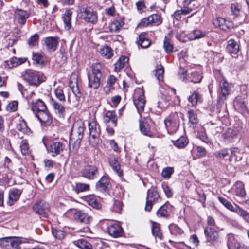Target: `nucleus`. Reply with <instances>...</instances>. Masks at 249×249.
<instances>
[{
  "instance_id": "1",
  "label": "nucleus",
  "mask_w": 249,
  "mask_h": 249,
  "mask_svg": "<svg viewBox=\"0 0 249 249\" xmlns=\"http://www.w3.org/2000/svg\"><path fill=\"white\" fill-rule=\"evenodd\" d=\"M31 109L42 126L51 124L53 120L45 104L40 99L32 103Z\"/></svg>"
},
{
  "instance_id": "2",
  "label": "nucleus",
  "mask_w": 249,
  "mask_h": 249,
  "mask_svg": "<svg viewBox=\"0 0 249 249\" xmlns=\"http://www.w3.org/2000/svg\"><path fill=\"white\" fill-rule=\"evenodd\" d=\"M102 69V66L100 63H94L90 66L88 73L89 88L97 89L100 87L103 75Z\"/></svg>"
},
{
  "instance_id": "3",
  "label": "nucleus",
  "mask_w": 249,
  "mask_h": 249,
  "mask_svg": "<svg viewBox=\"0 0 249 249\" xmlns=\"http://www.w3.org/2000/svg\"><path fill=\"white\" fill-rule=\"evenodd\" d=\"M183 114L181 112H175L170 114L164 120V124L169 134L176 132L180 126V121L183 118Z\"/></svg>"
},
{
  "instance_id": "4",
  "label": "nucleus",
  "mask_w": 249,
  "mask_h": 249,
  "mask_svg": "<svg viewBox=\"0 0 249 249\" xmlns=\"http://www.w3.org/2000/svg\"><path fill=\"white\" fill-rule=\"evenodd\" d=\"M244 132L243 126L239 124L234 125L233 128H228L222 134V138L226 143H231L238 139V136Z\"/></svg>"
},
{
  "instance_id": "5",
  "label": "nucleus",
  "mask_w": 249,
  "mask_h": 249,
  "mask_svg": "<svg viewBox=\"0 0 249 249\" xmlns=\"http://www.w3.org/2000/svg\"><path fill=\"white\" fill-rule=\"evenodd\" d=\"M79 17L86 21L96 23L98 20L96 12L90 7L86 5L81 6L79 12Z\"/></svg>"
},
{
  "instance_id": "6",
  "label": "nucleus",
  "mask_w": 249,
  "mask_h": 249,
  "mask_svg": "<svg viewBox=\"0 0 249 249\" xmlns=\"http://www.w3.org/2000/svg\"><path fill=\"white\" fill-rule=\"evenodd\" d=\"M23 77L30 85L37 86L42 82V77L40 74L33 70H27Z\"/></svg>"
},
{
  "instance_id": "7",
  "label": "nucleus",
  "mask_w": 249,
  "mask_h": 249,
  "mask_svg": "<svg viewBox=\"0 0 249 249\" xmlns=\"http://www.w3.org/2000/svg\"><path fill=\"white\" fill-rule=\"evenodd\" d=\"M91 217L87 213L79 211V234L88 233L90 230L89 227Z\"/></svg>"
},
{
  "instance_id": "8",
  "label": "nucleus",
  "mask_w": 249,
  "mask_h": 249,
  "mask_svg": "<svg viewBox=\"0 0 249 249\" xmlns=\"http://www.w3.org/2000/svg\"><path fill=\"white\" fill-rule=\"evenodd\" d=\"M36 213L43 217H47L50 212L49 205L45 201L40 200L36 202L33 207Z\"/></svg>"
},
{
  "instance_id": "9",
  "label": "nucleus",
  "mask_w": 249,
  "mask_h": 249,
  "mask_svg": "<svg viewBox=\"0 0 249 249\" xmlns=\"http://www.w3.org/2000/svg\"><path fill=\"white\" fill-rule=\"evenodd\" d=\"M159 198V195L157 191L152 188L147 191L146 201L145 206V210L146 211H150L153 205L156 203Z\"/></svg>"
},
{
  "instance_id": "10",
  "label": "nucleus",
  "mask_w": 249,
  "mask_h": 249,
  "mask_svg": "<svg viewBox=\"0 0 249 249\" xmlns=\"http://www.w3.org/2000/svg\"><path fill=\"white\" fill-rule=\"evenodd\" d=\"M81 176L89 180L94 179L99 176L98 168L95 165H88L81 171Z\"/></svg>"
},
{
  "instance_id": "11",
  "label": "nucleus",
  "mask_w": 249,
  "mask_h": 249,
  "mask_svg": "<svg viewBox=\"0 0 249 249\" xmlns=\"http://www.w3.org/2000/svg\"><path fill=\"white\" fill-rule=\"evenodd\" d=\"M111 184L109 179L107 176H103L96 184V189L102 193L109 191Z\"/></svg>"
},
{
  "instance_id": "12",
  "label": "nucleus",
  "mask_w": 249,
  "mask_h": 249,
  "mask_svg": "<svg viewBox=\"0 0 249 249\" xmlns=\"http://www.w3.org/2000/svg\"><path fill=\"white\" fill-rule=\"evenodd\" d=\"M89 134L90 137L95 140V143L98 142L100 132V129L99 125L96 121L92 120L88 123Z\"/></svg>"
},
{
  "instance_id": "13",
  "label": "nucleus",
  "mask_w": 249,
  "mask_h": 249,
  "mask_svg": "<svg viewBox=\"0 0 249 249\" xmlns=\"http://www.w3.org/2000/svg\"><path fill=\"white\" fill-rule=\"evenodd\" d=\"M204 233L208 242L214 243L219 241V238L218 232L213 228L206 227L204 230Z\"/></svg>"
},
{
  "instance_id": "14",
  "label": "nucleus",
  "mask_w": 249,
  "mask_h": 249,
  "mask_svg": "<svg viewBox=\"0 0 249 249\" xmlns=\"http://www.w3.org/2000/svg\"><path fill=\"white\" fill-rule=\"evenodd\" d=\"M213 23L215 26L218 27L224 31L230 29L233 26L232 21L226 20L222 18H215L213 20Z\"/></svg>"
},
{
  "instance_id": "15",
  "label": "nucleus",
  "mask_w": 249,
  "mask_h": 249,
  "mask_svg": "<svg viewBox=\"0 0 249 249\" xmlns=\"http://www.w3.org/2000/svg\"><path fill=\"white\" fill-rule=\"evenodd\" d=\"M81 202L79 201V203L82 206V202H85L88 205L96 209H99L101 207V204L97 201L95 197L93 195H89L80 197Z\"/></svg>"
},
{
  "instance_id": "16",
  "label": "nucleus",
  "mask_w": 249,
  "mask_h": 249,
  "mask_svg": "<svg viewBox=\"0 0 249 249\" xmlns=\"http://www.w3.org/2000/svg\"><path fill=\"white\" fill-rule=\"evenodd\" d=\"M65 146L62 142L54 141L50 144L49 151L53 157L59 154L64 149Z\"/></svg>"
},
{
  "instance_id": "17",
  "label": "nucleus",
  "mask_w": 249,
  "mask_h": 249,
  "mask_svg": "<svg viewBox=\"0 0 249 249\" xmlns=\"http://www.w3.org/2000/svg\"><path fill=\"white\" fill-rule=\"evenodd\" d=\"M15 18L18 19L19 24L23 25L29 17V14L26 11L21 9H17L14 12Z\"/></svg>"
},
{
  "instance_id": "18",
  "label": "nucleus",
  "mask_w": 249,
  "mask_h": 249,
  "mask_svg": "<svg viewBox=\"0 0 249 249\" xmlns=\"http://www.w3.org/2000/svg\"><path fill=\"white\" fill-rule=\"evenodd\" d=\"M108 234L114 237H119L121 236L123 234V228L118 224H113L107 228Z\"/></svg>"
},
{
  "instance_id": "19",
  "label": "nucleus",
  "mask_w": 249,
  "mask_h": 249,
  "mask_svg": "<svg viewBox=\"0 0 249 249\" xmlns=\"http://www.w3.org/2000/svg\"><path fill=\"white\" fill-rule=\"evenodd\" d=\"M59 37L50 36L46 37L45 39V43L47 50L50 51H54L58 44Z\"/></svg>"
},
{
  "instance_id": "20",
  "label": "nucleus",
  "mask_w": 249,
  "mask_h": 249,
  "mask_svg": "<svg viewBox=\"0 0 249 249\" xmlns=\"http://www.w3.org/2000/svg\"><path fill=\"white\" fill-rule=\"evenodd\" d=\"M22 191L18 189H13L10 190L9 193V200L7 204L9 206L12 205L19 198Z\"/></svg>"
},
{
  "instance_id": "21",
  "label": "nucleus",
  "mask_w": 249,
  "mask_h": 249,
  "mask_svg": "<svg viewBox=\"0 0 249 249\" xmlns=\"http://www.w3.org/2000/svg\"><path fill=\"white\" fill-rule=\"evenodd\" d=\"M134 104L141 117V113L143 111L145 105V100L144 94H142L140 95L138 99L134 100Z\"/></svg>"
},
{
  "instance_id": "22",
  "label": "nucleus",
  "mask_w": 249,
  "mask_h": 249,
  "mask_svg": "<svg viewBox=\"0 0 249 249\" xmlns=\"http://www.w3.org/2000/svg\"><path fill=\"white\" fill-rule=\"evenodd\" d=\"M146 33L145 32L142 33L139 36L138 40L137 43L138 46H141L142 48H147L149 47L151 44V41L146 36Z\"/></svg>"
},
{
  "instance_id": "23",
  "label": "nucleus",
  "mask_w": 249,
  "mask_h": 249,
  "mask_svg": "<svg viewBox=\"0 0 249 249\" xmlns=\"http://www.w3.org/2000/svg\"><path fill=\"white\" fill-rule=\"evenodd\" d=\"M109 162L114 172L119 176L121 177L123 172L120 169V165L118 159L115 156H111L109 158Z\"/></svg>"
},
{
  "instance_id": "24",
  "label": "nucleus",
  "mask_w": 249,
  "mask_h": 249,
  "mask_svg": "<svg viewBox=\"0 0 249 249\" xmlns=\"http://www.w3.org/2000/svg\"><path fill=\"white\" fill-rule=\"evenodd\" d=\"M50 104L55 110V112L57 113L60 117H64L65 109L63 106L53 98L50 100Z\"/></svg>"
},
{
  "instance_id": "25",
  "label": "nucleus",
  "mask_w": 249,
  "mask_h": 249,
  "mask_svg": "<svg viewBox=\"0 0 249 249\" xmlns=\"http://www.w3.org/2000/svg\"><path fill=\"white\" fill-rule=\"evenodd\" d=\"M219 87L220 89L219 98L221 100L225 99L226 96L229 94V83L225 80H222L219 83Z\"/></svg>"
},
{
  "instance_id": "26",
  "label": "nucleus",
  "mask_w": 249,
  "mask_h": 249,
  "mask_svg": "<svg viewBox=\"0 0 249 249\" xmlns=\"http://www.w3.org/2000/svg\"><path fill=\"white\" fill-rule=\"evenodd\" d=\"M227 49L231 54H236L239 51V46L234 40L230 39L228 41Z\"/></svg>"
},
{
  "instance_id": "27",
  "label": "nucleus",
  "mask_w": 249,
  "mask_h": 249,
  "mask_svg": "<svg viewBox=\"0 0 249 249\" xmlns=\"http://www.w3.org/2000/svg\"><path fill=\"white\" fill-rule=\"evenodd\" d=\"M151 230L152 233L155 238H158L160 240L162 239L163 235L159 224L152 222Z\"/></svg>"
},
{
  "instance_id": "28",
  "label": "nucleus",
  "mask_w": 249,
  "mask_h": 249,
  "mask_svg": "<svg viewBox=\"0 0 249 249\" xmlns=\"http://www.w3.org/2000/svg\"><path fill=\"white\" fill-rule=\"evenodd\" d=\"M116 80L117 79L114 76L110 75L108 76L107 80V85L105 88V91L106 93H109L114 90Z\"/></svg>"
},
{
  "instance_id": "29",
  "label": "nucleus",
  "mask_w": 249,
  "mask_h": 249,
  "mask_svg": "<svg viewBox=\"0 0 249 249\" xmlns=\"http://www.w3.org/2000/svg\"><path fill=\"white\" fill-rule=\"evenodd\" d=\"M24 62L25 60L22 58H17V57H13L10 60L5 61V66L8 68H13L23 63Z\"/></svg>"
},
{
  "instance_id": "30",
  "label": "nucleus",
  "mask_w": 249,
  "mask_h": 249,
  "mask_svg": "<svg viewBox=\"0 0 249 249\" xmlns=\"http://www.w3.org/2000/svg\"><path fill=\"white\" fill-rule=\"evenodd\" d=\"M187 100L188 102L191 104L192 107H196L198 103H201L202 102L201 95L196 90H195L193 94L187 98Z\"/></svg>"
},
{
  "instance_id": "31",
  "label": "nucleus",
  "mask_w": 249,
  "mask_h": 249,
  "mask_svg": "<svg viewBox=\"0 0 249 249\" xmlns=\"http://www.w3.org/2000/svg\"><path fill=\"white\" fill-rule=\"evenodd\" d=\"M139 128L142 133L144 135L152 137V133L150 130V127L148 124L143 122L142 120L139 121Z\"/></svg>"
},
{
  "instance_id": "32",
  "label": "nucleus",
  "mask_w": 249,
  "mask_h": 249,
  "mask_svg": "<svg viewBox=\"0 0 249 249\" xmlns=\"http://www.w3.org/2000/svg\"><path fill=\"white\" fill-rule=\"evenodd\" d=\"M235 194L241 197H244L246 195V192L244 184L242 182L237 181L234 186Z\"/></svg>"
},
{
  "instance_id": "33",
  "label": "nucleus",
  "mask_w": 249,
  "mask_h": 249,
  "mask_svg": "<svg viewBox=\"0 0 249 249\" xmlns=\"http://www.w3.org/2000/svg\"><path fill=\"white\" fill-rule=\"evenodd\" d=\"M217 198L221 204H222L227 209L231 212L236 213L237 210V208L239 207L236 204H235V206H233L230 201L222 197L218 196Z\"/></svg>"
},
{
  "instance_id": "34",
  "label": "nucleus",
  "mask_w": 249,
  "mask_h": 249,
  "mask_svg": "<svg viewBox=\"0 0 249 249\" xmlns=\"http://www.w3.org/2000/svg\"><path fill=\"white\" fill-rule=\"evenodd\" d=\"M202 79V76L200 71H194L190 73L188 76V80L193 83H200Z\"/></svg>"
},
{
  "instance_id": "35",
  "label": "nucleus",
  "mask_w": 249,
  "mask_h": 249,
  "mask_svg": "<svg viewBox=\"0 0 249 249\" xmlns=\"http://www.w3.org/2000/svg\"><path fill=\"white\" fill-rule=\"evenodd\" d=\"M182 6L193 12L198 7L196 0H183Z\"/></svg>"
},
{
  "instance_id": "36",
  "label": "nucleus",
  "mask_w": 249,
  "mask_h": 249,
  "mask_svg": "<svg viewBox=\"0 0 249 249\" xmlns=\"http://www.w3.org/2000/svg\"><path fill=\"white\" fill-rule=\"evenodd\" d=\"M104 122L106 123H109L111 121L114 125H116L117 118L115 113V112L113 111H107L106 115L104 116L103 118Z\"/></svg>"
},
{
  "instance_id": "37",
  "label": "nucleus",
  "mask_w": 249,
  "mask_h": 249,
  "mask_svg": "<svg viewBox=\"0 0 249 249\" xmlns=\"http://www.w3.org/2000/svg\"><path fill=\"white\" fill-rule=\"evenodd\" d=\"M71 15L72 12L70 10H67L62 17L65 24V28L67 30H69L71 27Z\"/></svg>"
},
{
  "instance_id": "38",
  "label": "nucleus",
  "mask_w": 249,
  "mask_h": 249,
  "mask_svg": "<svg viewBox=\"0 0 249 249\" xmlns=\"http://www.w3.org/2000/svg\"><path fill=\"white\" fill-rule=\"evenodd\" d=\"M128 61L129 58L128 57L124 56H121L115 64V71H118L124 68L128 62Z\"/></svg>"
},
{
  "instance_id": "39",
  "label": "nucleus",
  "mask_w": 249,
  "mask_h": 249,
  "mask_svg": "<svg viewBox=\"0 0 249 249\" xmlns=\"http://www.w3.org/2000/svg\"><path fill=\"white\" fill-rule=\"evenodd\" d=\"M170 34L171 33H169L168 36H166L164 40L163 47L165 51L167 53H171L174 48L173 44L171 43L170 38Z\"/></svg>"
},
{
  "instance_id": "40",
  "label": "nucleus",
  "mask_w": 249,
  "mask_h": 249,
  "mask_svg": "<svg viewBox=\"0 0 249 249\" xmlns=\"http://www.w3.org/2000/svg\"><path fill=\"white\" fill-rule=\"evenodd\" d=\"M100 52L101 55L106 58L109 59L113 55V50L110 47L107 46L103 47Z\"/></svg>"
},
{
  "instance_id": "41",
  "label": "nucleus",
  "mask_w": 249,
  "mask_h": 249,
  "mask_svg": "<svg viewBox=\"0 0 249 249\" xmlns=\"http://www.w3.org/2000/svg\"><path fill=\"white\" fill-rule=\"evenodd\" d=\"M155 76L159 81H162L163 79L164 68L160 64L157 66L156 68L154 71Z\"/></svg>"
},
{
  "instance_id": "42",
  "label": "nucleus",
  "mask_w": 249,
  "mask_h": 249,
  "mask_svg": "<svg viewBox=\"0 0 249 249\" xmlns=\"http://www.w3.org/2000/svg\"><path fill=\"white\" fill-rule=\"evenodd\" d=\"M188 143L187 138L183 136L180 137L173 142L174 145L179 148H184L187 145Z\"/></svg>"
},
{
  "instance_id": "43",
  "label": "nucleus",
  "mask_w": 249,
  "mask_h": 249,
  "mask_svg": "<svg viewBox=\"0 0 249 249\" xmlns=\"http://www.w3.org/2000/svg\"><path fill=\"white\" fill-rule=\"evenodd\" d=\"M32 59L34 63L39 65H42L44 64L45 59L43 55L40 53H33Z\"/></svg>"
},
{
  "instance_id": "44",
  "label": "nucleus",
  "mask_w": 249,
  "mask_h": 249,
  "mask_svg": "<svg viewBox=\"0 0 249 249\" xmlns=\"http://www.w3.org/2000/svg\"><path fill=\"white\" fill-rule=\"evenodd\" d=\"M192 11L187 9V8H185L184 6H181V9L180 10H178L176 11L172 16L174 18H176L177 20H178L180 18L181 15H187L190 14Z\"/></svg>"
},
{
  "instance_id": "45",
  "label": "nucleus",
  "mask_w": 249,
  "mask_h": 249,
  "mask_svg": "<svg viewBox=\"0 0 249 249\" xmlns=\"http://www.w3.org/2000/svg\"><path fill=\"white\" fill-rule=\"evenodd\" d=\"M17 128L19 131L26 134H29L31 131L30 128L27 126V124L24 120L20 121L17 125Z\"/></svg>"
},
{
  "instance_id": "46",
  "label": "nucleus",
  "mask_w": 249,
  "mask_h": 249,
  "mask_svg": "<svg viewBox=\"0 0 249 249\" xmlns=\"http://www.w3.org/2000/svg\"><path fill=\"white\" fill-rule=\"evenodd\" d=\"M227 246L229 249H246L244 246L240 245L239 243L235 241L233 239H229Z\"/></svg>"
},
{
  "instance_id": "47",
  "label": "nucleus",
  "mask_w": 249,
  "mask_h": 249,
  "mask_svg": "<svg viewBox=\"0 0 249 249\" xmlns=\"http://www.w3.org/2000/svg\"><path fill=\"white\" fill-rule=\"evenodd\" d=\"M168 204L167 203L164 204L161 206L157 212V214L159 217H162L167 218L168 217V211L167 208Z\"/></svg>"
},
{
  "instance_id": "48",
  "label": "nucleus",
  "mask_w": 249,
  "mask_h": 249,
  "mask_svg": "<svg viewBox=\"0 0 249 249\" xmlns=\"http://www.w3.org/2000/svg\"><path fill=\"white\" fill-rule=\"evenodd\" d=\"M205 36L204 33L199 30H195L191 32L189 34V38L191 40H195L204 37Z\"/></svg>"
},
{
  "instance_id": "49",
  "label": "nucleus",
  "mask_w": 249,
  "mask_h": 249,
  "mask_svg": "<svg viewBox=\"0 0 249 249\" xmlns=\"http://www.w3.org/2000/svg\"><path fill=\"white\" fill-rule=\"evenodd\" d=\"M189 121L193 124H196L198 123L197 116L196 113L192 109H189L187 111Z\"/></svg>"
},
{
  "instance_id": "50",
  "label": "nucleus",
  "mask_w": 249,
  "mask_h": 249,
  "mask_svg": "<svg viewBox=\"0 0 249 249\" xmlns=\"http://www.w3.org/2000/svg\"><path fill=\"white\" fill-rule=\"evenodd\" d=\"M151 24L159 25L162 22L161 16L157 14H152L148 17Z\"/></svg>"
},
{
  "instance_id": "51",
  "label": "nucleus",
  "mask_w": 249,
  "mask_h": 249,
  "mask_svg": "<svg viewBox=\"0 0 249 249\" xmlns=\"http://www.w3.org/2000/svg\"><path fill=\"white\" fill-rule=\"evenodd\" d=\"M173 173V168L167 167L163 169L161 172V176L164 178L169 179Z\"/></svg>"
},
{
  "instance_id": "52",
  "label": "nucleus",
  "mask_w": 249,
  "mask_h": 249,
  "mask_svg": "<svg viewBox=\"0 0 249 249\" xmlns=\"http://www.w3.org/2000/svg\"><path fill=\"white\" fill-rule=\"evenodd\" d=\"M169 229L171 233L173 234L180 235L183 233V230L176 224H171Z\"/></svg>"
},
{
  "instance_id": "53",
  "label": "nucleus",
  "mask_w": 249,
  "mask_h": 249,
  "mask_svg": "<svg viewBox=\"0 0 249 249\" xmlns=\"http://www.w3.org/2000/svg\"><path fill=\"white\" fill-rule=\"evenodd\" d=\"M236 213L242 217L247 222L249 223V213L246 211L239 207Z\"/></svg>"
},
{
  "instance_id": "54",
  "label": "nucleus",
  "mask_w": 249,
  "mask_h": 249,
  "mask_svg": "<svg viewBox=\"0 0 249 249\" xmlns=\"http://www.w3.org/2000/svg\"><path fill=\"white\" fill-rule=\"evenodd\" d=\"M73 82L75 83L76 87H72L71 85H70V87L73 93L76 94V92L78 93V75L75 74H72L71 77V84H72Z\"/></svg>"
},
{
  "instance_id": "55",
  "label": "nucleus",
  "mask_w": 249,
  "mask_h": 249,
  "mask_svg": "<svg viewBox=\"0 0 249 249\" xmlns=\"http://www.w3.org/2000/svg\"><path fill=\"white\" fill-rule=\"evenodd\" d=\"M21 243V241L19 238L10 237L9 249L11 247L13 249H18Z\"/></svg>"
},
{
  "instance_id": "56",
  "label": "nucleus",
  "mask_w": 249,
  "mask_h": 249,
  "mask_svg": "<svg viewBox=\"0 0 249 249\" xmlns=\"http://www.w3.org/2000/svg\"><path fill=\"white\" fill-rule=\"evenodd\" d=\"M231 9L232 14L237 17L240 14L241 6L237 3H232L231 5Z\"/></svg>"
},
{
  "instance_id": "57",
  "label": "nucleus",
  "mask_w": 249,
  "mask_h": 249,
  "mask_svg": "<svg viewBox=\"0 0 249 249\" xmlns=\"http://www.w3.org/2000/svg\"><path fill=\"white\" fill-rule=\"evenodd\" d=\"M39 36L37 34H35L32 36L28 40V44L30 47L36 46L38 42Z\"/></svg>"
},
{
  "instance_id": "58",
  "label": "nucleus",
  "mask_w": 249,
  "mask_h": 249,
  "mask_svg": "<svg viewBox=\"0 0 249 249\" xmlns=\"http://www.w3.org/2000/svg\"><path fill=\"white\" fill-rule=\"evenodd\" d=\"M79 248L81 249H93L92 245L83 239H79Z\"/></svg>"
},
{
  "instance_id": "59",
  "label": "nucleus",
  "mask_w": 249,
  "mask_h": 249,
  "mask_svg": "<svg viewBox=\"0 0 249 249\" xmlns=\"http://www.w3.org/2000/svg\"><path fill=\"white\" fill-rule=\"evenodd\" d=\"M52 234L56 238L60 240L63 239L65 237L64 232L59 230L53 229Z\"/></svg>"
},
{
  "instance_id": "60",
  "label": "nucleus",
  "mask_w": 249,
  "mask_h": 249,
  "mask_svg": "<svg viewBox=\"0 0 249 249\" xmlns=\"http://www.w3.org/2000/svg\"><path fill=\"white\" fill-rule=\"evenodd\" d=\"M216 158L221 159L224 158L229 155L227 149H222L219 151H216L214 153Z\"/></svg>"
},
{
  "instance_id": "61",
  "label": "nucleus",
  "mask_w": 249,
  "mask_h": 249,
  "mask_svg": "<svg viewBox=\"0 0 249 249\" xmlns=\"http://www.w3.org/2000/svg\"><path fill=\"white\" fill-rule=\"evenodd\" d=\"M197 137L199 138L201 141H202L204 142L208 143L209 142L206 132L204 130L198 131L197 133Z\"/></svg>"
},
{
  "instance_id": "62",
  "label": "nucleus",
  "mask_w": 249,
  "mask_h": 249,
  "mask_svg": "<svg viewBox=\"0 0 249 249\" xmlns=\"http://www.w3.org/2000/svg\"><path fill=\"white\" fill-rule=\"evenodd\" d=\"M20 149L23 155H26L28 153L29 146L25 140H23L21 141L20 144Z\"/></svg>"
},
{
  "instance_id": "63",
  "label": "nucleus",
  "mask_w": 249,
  "mask_h": 249,
  "mask_svg": "<svg viewBox=\"0 0 249 249\" xmlns=\"http://www.w3.org/2000/svg\"><path fill=\"white\" fill-rule=\"evenodd\" d=\"M122 203L119 200H115L112 208V211L116 213H120L122 210Z\"/></svg>"
},
{
  "instance_id": "64",
  "label": "nucleus",
  "mask_w": 249,
  "mask_h": 249,
  "mask_svg": "<svg viewBox=\"0 0 249 249\" xmlns=\"http://www.w3.org/2000/svg\"><path fill=\"white\" fill-rule=\"evenodd\" d=\"M55 94L57 98L60 101H65V98L63 90L60 89H57L55 90Z\"/></svg>"
}]
</instances>
